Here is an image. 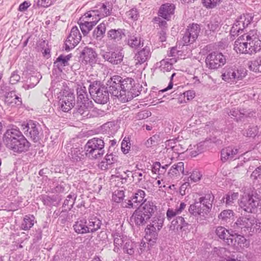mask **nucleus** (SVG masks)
I'll use <instances>...</instances> for the list:
<instances>
[{"mask_svg": "<svg viewBox=\"0 0 261 261\" xmlns=\"http://www.w3.org/2000/svg\"><path fill=\"white\" fill-rule=\"evenodd\" d=\"M109 92L124 102L138 95L135 91L134 81L127 77L123 79L119 75H114L107 83Z\"/></svg>", "mask_w": 261, "mask_h": 261, "instance_id": "f257e3e1", "label": "nucleus"}, {"mask_svg": "<svg viewBox=\"0 0 261 261\" xmlns=\"http://www.w3.org/2000/svg\"><path fill=\"white\" fill-rule=\"evenodd\" d=\"M112 9L111 5L100 4L85 13L78 22L83 34L87 35L101 18L109 15Z\"/></svg>", "mask_w": 261, "mask_h": 261, "instance_id": "f03ea898", "label": "nucleus"}, {"mask_svg": "<svg viewBox=\"0 0 261 261\" xmlns=\"http://www.w3.org/2000/svg\"><path fill=\"white\" fill-rule=\"evenodd\" d=\"M214 196L212 193L205 195L201 197L198 201H195L194 204H191L189 208V213L197 219H204L211 211Z\"/></svg>", "mask_w": 261, "mask_h": 261, "instance_id": "7ed1b4c3", "label": "nucleus"}, {"mask_svg": "<svg viewBox=\"0 0 261 261\" xmlns=\"http://www.w3.org/2000/svg\"><path fill=\"white\" fill-rule=\"evenodd\" d=\"M186 205L185 202H181L179 205H176L175 208L169 207L168 208L166 217L169 221L172 220L171 229L178 231L179 230H184V228L188 226V223L186 222L184 218L178 216L185 210Z\"/></svg>", "mask_w": 261, "mask_h": 261, "instance_id": "20e7f679", "label": "nucleus"}, {"mask_svg": "<svg viewBox=\"0 0 261 261\" xmlns=\"http://www.w3.org/2000/svg\"><path fill=\"white\" fill-rule=\"evenodd\" d=\"M105 142L102 138H93L85 146V155L90 159L101 158L105 153Z\"/></svg>", "mask_w": 261, "mask_h": 261, "instance_id": "39448f33", "label": "nucleus"}, {"mask_svg": "<svg viewBox=\"0 0 261 261\" xmlns=\"http://www.w3.org/2000/svg\"><path fill=\"white\" fill-rule=\"evenodd\" d=\"M109 90L99 82L94 81L91 83L89 91L94 100L98 103L104 104L109 99Z\"/></svg>", "mask_w": 261, "mask_h": 261, "instance_id": "423d86ee", "label": "nucleus"}, {"mask_svg": "<svg viewBox=\"0 0 261 261\" xmlns=\"http://www.w3.org/2000/svg\"><path fill=\"white\" fill-rule=\"evenodd\" d=\"M260 197L256 191H249L244 193L240 203V206L248 213H253L259 204Z\"/></svg>", "mask_w": 261, "mask_h": 261, "instance_id": "0eeeda50", "label": "nucleus"}, {"mask_svg": "<svg viewBox=\"0 0 261 261\" xmlns=\"http://www.w3.org/2000/svg\"><path fill=\"white\" fill-rule=\"evenodd\" d=\"M247 74V70L242 67L231 66L224 69L222 76V79L228 83L234 84L242 80Z\"/></svg>", "mask_w": 261, "mask_h": 261, "instance_id": "6e6552de", "label": "nucleus"}, {"mask_svg": "<svg viewBox=\"0 0 261 261\" xmlns=\"http://www.w3.org/2000/svg\"><path fill=\"white\" fill-rule=\"evenodd\" d=\"M21 129L24 134L34 142H38L41 138L42 130L40 124L33 120H29L27 123L21 124Z\"/></svg>", "mask_w": 261, "mask_h": 261, "instance_id": "1a4fd4ad", "label": "nucleus"}, {"mask_svg": "<svg viewBox=\"0 0 261 261\" xmlns=\"http://www.w3.org/2000/svg\"><path fill=\"white\" fill-rule=\"evenodd\" d=\"M164 218L162 216L154 217L145 228L146 237L149 240L156 238L159 231L161 229Z\"/></svg>", "mask_w": 261, "mask_h": 261, "instance_id": "9d476101", "label": "nucleus"}, {"mask_svg": "<svg viewBox=\"0 0 261 261\" xmlns=\"http://www.w3.org/2000/svg\"><path fill=\"white\" fill-rule=\"evenodd\" d=\"M246 40L248 41L249 55L255 54L261 49V36L256 30L246 33Z\"/></svg>", "mask_w": 261, "mask_h": 261, "instance_id": "9b49d317", "label": "nucleus"}, {"mask_svg": "<svg viewBox=\"0 0 261 261\" xmlns=\"http://www.w3.org/2000/svg\"><path fill=\"white\" fill-rule=\"evenodd\" d=\"M146 194L144 191L137 189L134 191L127 202L123 203V206L129 208L138 207L146 201L145 198Z\"/></svg>", "mask_w": 261, "mask_h": 261, "instance_id": "f8f14e48", "label": "nucleus"}, {"mask_svg": "<svg viewBox=\"0 0 261 261\" xmlns=\"http://www.w3.org/2000/svg\"><path fill=\"white\" fill-rule=\"evenodd\" d=\"M225 63V57L222 53L217 51L208 54L205 59L206 66L211 69H217L223 66Z\"/></svg>", "mask_w": 261, "mask_h": 261, "instance_id": "ddd939ff", "label": "nucleus"}, {"mask_svg": "<svg viewBox=\"0 0 261 261\" xmlns=\"http://www.w3.org/2000/svg\"><path fill=\"white\" fill-rule=\"evenodd\" d=\"M253 17L249 14H243L238 17L233 23L230 30V34L234 36L242 31L250 24Z\"/></svg>", "mask_w": 261, "mask_h": 261, "instance_id": "4468645a", "label": "nucleus"}, {"mask_svg": "<svg viewBox=\"0 0 261 261\" xmlns=\"http://www.w3.org/2000/svg\"><path fill=\"white\" fill-rule=\"evenodd\" d=\"M200 31V26L197 24L193 23L189 26L182 37L184 45L193 43L197 38Z\"/></svg>", "mask_w": 261, "mask_h": 261, "instance_id": "2eb2a0df", "label": "nucleus"}, {"mask_svg": "<svg viewBox=\"0 0 261 261\" xmlns=\"http://www.w3.org/2000/svg\"><path fill=\"white\" fill-rule=\"evenodd\" d=\"M82 36L77 27H73L67 38L65 42V50L73 48L80 41Z\"/></svg>", "mask_w": 261, "mask_h": 261, "instance_id": "dca6fc26", "label": "nucleus"}, {"mask_svg": "<svg viewBox=\"0 0 261 261\" xmlns=\"http://www.w3.org/2000/svg\"><path fill=\"white\" fill-rule=\"evenodd\" d=\"M243 153L237 147L230 146L222 149L221 160L223 162L234 160L239 158V154Z\"/></svg>", "mask_w": 261, "mask_h": 261, "instance_id": "f3484780", "label": "nucleus"}, {"mask_svg": "<svg viewBox=\"0 0 261 261\" xmlns=\"http://www.w3.org/2000/svg\"><path fill=\"white\" fill-rule=\"evenodd\" d=\"M22 136V134L17 128L8 129L4 135V143L7 147L11 146L12 143H15L17 139Z\"/></svg>", "mask_w": 261, "mask_h": 261, "instance_id": "a211bd4d", "label": "nucleus"}, {"mask_svg": "<svg viewBox=\"0 0 261 261\" xmlns=\"http://www.w3.org/2000/svg\"><path fill=\"white\" fill-rule=\"evenodd\" d=\"M100 55L105 61L113 65L120 64L122 61L124 57L123 54L119 51H102L100 53Z\"/></svg>", "mask_w": 261, "mask_h": 261, "instance_id": "6ab92c4d", "label": "nucleus"}, {"mask_svg": "<svg viewBox=\"0 0 261 261\" xmlns=\"http://www.w3.org/2000/svg\"><path fill=\"white\" fill-rule=\"evenodd\" d=\"M59 108L64 112H68L75 105V97L73 93H68L63 96L59 102Z\"/></svg>", "mask_w": 261, "mask_h": 261, "instance_id": "aec40b11", "label": "nucleus"}, {"mask_svg": "<svg viewBox=\"0 0 261 261\" xmlns=\"http://www.w3.org/2000/svg\"><path fill=\"white\" fill-rule=\"evenodd\" d=\"M30 147V143L23 136L19 138L17 141L9 146L7 148L13 150L15 152H22L27 151Z\"/></svg>", "mask_w": 261, "mask_h": 261, "instance_id": "412c9836", "label": "nucleus"}, {"mask_svg": "<svg viewBox=\"0 0 261 261\" xmlns=\"http://www.w3.org/2000/svg\"><path fill=\"white\" fill-rule=\"evenodd\" d=\"M246 33L240 36L234 42V49L241 54H249L248 41L246 40Z\"/></svg>", "mask_w": 261, "mask_h": 261, "instance_id": "4be33fe9", "label": "nucleus"}, {"mask_svg": "<svg viewBox=\"0 0 261 261\" xmlns=\"http://www.w3.org/2000/svg\"><path fill=\"white\" fill-rule=\"evenodd\" d=\"M151 52L150 48L148 46H145L142 49L138 51L135 56L136 64H142L149 59Z\"/></svg>", "mask_w": 261, "mask_h": 261, "instance_id": "5701e85b", "label": "nucleus"}, {"mask_svg": "<svg viewBox=\"0 0 261 261\" xmlns=\"http://www.w3.org/2000/svg\"><path fill=\"white\" fill-rule=\"evenodd\" d=\"M255 222L256 219L251 215H249L245 217H240L237 220L236 224L239 228H246L251 230Z\"/></svg>", "mask_w": 261, "mask_h": 261, "instance_id": "b1692460", "label": "nucleus"}, {"mask_svg": "<svg viewBox=\"0 0 261 261\" xmlns=\"http://www.w3.org/2000/svg\"><path fill=\"white\" fill-rule=\"evenodd\" d=\"M149 220L138 207L135 211L130 218L132 222L134 223L137 226H143L145 225L148 220Z\"/></svg>", "mask_w": 261, "mask_h": 261, "instance_id": "393cba45", "label": "nucleus"}, {"mask_svg": "<svg viewBox=\"0 0 261 261\" xmlns=\"http://www.w3.org/2000/svg\"><path fill=\"white\" fill-rule=\"evenodd\" d=\"M184 164L180 162L173 165L168 172V176L171 179L177 180L180 177V173L184 174Z\"/></svg>", "mask_w": 261, "mask_h": 261, "instance_id": "a878e982", "label": "nucleus"}, {"mask_svg": "<svg viewBox=\"0 0 261 261\" xmlns=\"http://www.w3.org/2000/svg\"><path fill=\"white\" fill-rule=\"evenodd\" d=\"M149 219L153 215L156 211V206L152 201H148L138 207Z\"/></svg>", "mask_w": 261, "mask_h": 261, "instance_id": "bb28decb", "label": "nucleus"}, {"mask_svg": "<svg viewBox=\"0 0 261 261\" xmlns=\"http://www.w3.org/2000/svg\"><path fill=\"white\" fill-rule=\"evenodd\" d=\"M118 157L113 154H107L105 158L99 163V167L102 170H106L112 167L117 161Z\"/></svg>", "mask_w": 261, "mask_h": 261, "instance_id": "cd10ccee", "label": "nucleus"}, {"mask_svg": "<svg viewBox=\"0 0 261 261\" xmlns=\"http://www.w3.org/2000/svg\"><path fill=\"white\" fill-rule=\"evenodd\" d=\"M127 44L132 48L136 49L143 45V40L139 34L133 33L128 35Z\"/></svg>", "mask_w": 261, "mask_h": 261, "instance_id": "c85d7f7f", "label": "nucleus"}, {"mask_svg": "<svg viewBox=\"0 0 261 261\" xmlns=\"http://www.w3.org/2000/svg\"><path fill=\"white\" fill-rule=\"evenodd\" d=\"M174 9V5L172 4L167 3L162 5L159 12V16L165 19L169 20L173 14Z\"/></svg>", "mask_w": 261, "mask_h": 261, "instance_id": "c756f323", "label": "nucleus"}, {"mask_svg": "<svg viewBox=\"0 0 261 261\" xmlns=\"http://www.w3.org/2000/svg\"><path fill=\"white\" fill-rule=\"evenodd\" d=\"M73 229L78 234H85L89 233L87 227V219L82 218L78 219L73 224Z\"/></svg>", "mask_w": 261, "mask_h": 261, "instance_id": "7c9ffc66", "label": "nucleus"}, {"mask_svg": "<svg viewBox=\"0 0 261 261\" xmlns=\"http://www.w3.org/2000/svg\"><path fill=\"white\" fill-rule=\"evenodd\" d=\"M71 57V54L67 55H60L54 62V66L57 67L59 71H62L64 67L69 65L68 62L70 60Z\"/></svg>", "mask_w": 261, "mask_h": 261, "instance_id": "2f4dec72", "label": "nucleus"}, {"mask_svg": "<svg viewBox=\"0 0 261 261\" xmlns=\"http://www.w3.org/2000/svg\"><path fill=\"white\" fill-rule=\"evenodd\" d=\"M107 36L110 40L117 42L125 36V30L123 29H111L107 33Z\"/></svg>", "mask_w": 261, "mask_h": 261, "instance_id": "473e14b6", "label": "nucleus"}, {"mask_svg": "<svg viewBox=\"0 0 261 261\" xmlns=\"http://www.w3.org/2000/svg\"><path fill=\"white\" fill-rule=\"evenodd\" d=\"M92 102H88L86 103L81 105L77 103V113L83 117H90L91 115L89 114L90 109L92 108Z\"/></svg>", "mask_w": 261, "mask_h": 261, "instance_id": "72a5a7b5", "label": "nucleus"}, {"mask_svg": "<svg viewBox=\"0 0 261 261\" xmlns=\"http://www.w3.org/2000/svg\"><path fill=\"white\" fill-rule=\"evenodd\" d=\"M114 238V251L118 252L120 249H123V244L125 243V240L127 239L126 236L121 235L120 233L116 232L113 235Z\"/></svg>", "mask_w": 261, "mask_h": 261, "instance_id": "f704fd0d", "label": "nucleus"}, {"mask_svg": "<svg viewBox=\"0 0 261 261\" xmlns=\"http://www.w3.org/2000/svg\"><path fill=\"white\" fill-rule=\"evenodd\" d=\"M82 53L84 56V59L86 62H89L91 64L96 62L97 54L92 48L85 47Z\"/></svg>", "mask_w": 261, "mask_h": 261, "instance_id": "c9c22d12", "label": "nucleus"}, {"mask_svg": "<svg viewBox=\"0 0 261 261\" xmlns=\"http://www.w3.org/2000/svg\"><path fill=\"white\" fill-rule=\"evenodd\" d=\"M5 101L12 106L14 105L19 106L22 103L21 97L16 95L14 91H11L6 94Z\"/></svg>", "mask_w": 261, "mask_h": 261, "instance_id": "e433bc0d", "label": "nucleus"}, {"mask_svg": "<svg viewBox=\"0 0 261 261\" xmlns=\"http://www.w3.org/2000/svg\"><path fill=\"white\" fill-rule=\"evenodd\" d=\"M254 114L253 112H248V111L245 109L239 110L236 108H232L230 110L228 115L235 117L237 121L241 120L243 117H251L253 116Z\"/></svg>", "mask_w": 261, "mask_h": 261, "instance_id": "4c0bfd02", "label": "nucleus"}, {"mask_svg": "<svg viewBox=\"0 0 261 261\" xmlns=\"http://www.w3.org/2000/svg\"><path fill=\"white\" fill-rule=\"evenodd\" d=\"M77 103L83 105L88 102H92L88 98L86 88L85 86H81L77 89Z\"/></svg>", "mask_w": 261, "mask_h": 261, "instance_id": "58836bf2", "label": "nucleus"}, {"mask_svg": "<svg viewBox=\"0 0 261 261\" xmlns=\"http://www.w3.org/2000/svg\"><path fill=\"white\" fill-rule=\"evenodd\" d=\"M89 233H93L98 230L101 226V221L96 217H92L87 219Z\"/></svg>", "mask_w": 261, "mask_h": 261, "instance_id": "ea45409f", "label": "nucleus"}, {"mask_svg": "<svg viewBox=\"0 0 261 261\" xmlns=\"http://www.w3.org/2000/svg\"><path fill=\"white\" fill-rule=\"evenodd\" d=\"M176 62L175 58L165 59L160 62L159 67L161 71L165 72L170 71L173 68V64Z\"/></svg>", "mask_w": 261, "mask_h": 261, "instance_id": "a19ab883", "label": "nucleus"}, {"mask_svg": "<svg viewBox=\"0 0 261 261\" xmlns=\"http://www.w3.org/2000/svg\"><path fill=\"white\" fill-rule=\"evenodd\" d=\"M216 233L218 237L225 241V242L230 245L233 243V239L232 238H228L227 237L229 234L228 231L222 226H219L216 229Z\"/></svg>", "mask_w": 261, "mask_h": 261, "instance_id": "79ce46f5", "label": "nucleus"}, {"mask_svg": "<svg viewBox=\"0 0 261 261\" xmlns=\"http://www.w3.org/2000/svg\"><path fill=\"white\" fill-rule=\"evenodd\" d=\"M82 150V148H78L71 149L70 153H69V156L73 162H79L84 158L85 152Z\"/></svg>", "mask_w": 261, "mask_h": 261, "instance_id": "37998d69", "label": "nucleus"}, {"mask_svg": "<svg viewBox=\"0 0 261 261\" xmlns=\"http://www.w3.org/2000/svg\"><path fill=\"white\" fill-rule=\"evenodd\" d=\"M35 217L33 215H26L21 224V228L24 230H29L34 224Z\"/></svg>", "mask_w": 261, "mask_h": 261, "instance_id": "c03bdc74", "label": "nucleus"}, {"mask_svg": "<svg viewBox=\"0 0 261 261\" xmlns=\"http://www.w3.org/2000/svg\"><path fill=\"white\" fill-rule=\"evenodd\" d=\"M41 76L40 74L36 75H32L27 83L22 86V87L25 89L28 90L34 88L39 82Z\"/></svg>", "mask_w": 261, "mask_h": 261, "instance_id": "a18cd8bd", "label": "nucleus"}, {"mask_svg": "<svg viewBox=\"0 0 261 261\" xmlns=\"http://www.w3.org/2000/svg\"><path fill=\"white\" fill-rule=\"evenodd\" d=\"M206 143L207 141L201 142L194 146V148L189 149V150H192L190 152L191 155L195 157L198 154L203 152L206 149Z\"/></svg>", "mask_w": 261, "mask_h": 261, "instance_id": "49530a36", "label": "nucleus"}, {"mask_svg": "<svg viewBox=\"0 0 261 261\" xmlns=\"http://www.w3.org/2000/svg\"><path fill=\"white\" fill-rule=\"evenodd\" d=\"M106 30V25L105 23H100L94 30L93 36L97 40H100L103 36Z\"/></svg>", "mask_w": 261, "mask_h": 261, "instance_id": "de8ad7c7", "label": "nucleus"}, {"mask_svg": "<svg viewBox=\"0 0 261 261\" xmlns=\"http://www.w3.org/2000/svg\"><path fill=\"white\" fill-rule=\"evenodd\" d=\"M231 238L233 239V243L230 245H233L237 247H240L241 248L247 246V240L244 237L238 235L236 237L231 236Z\"/></svg>", "mask_w": 261, "mask_h": 261, "instance_id": "09e8293b", "label": "nucleus"}, {"mask_svg": "<svg viewBox=\"0 0 261 261\" xmlns=\"http://www.w3.org/2000/svg\"><path fill=\"white\" fill-rule=\"evenodd\" d=\"M136 247V244L127 238L125 240V243L123 244L122 249L124 252L132 255L135 252Z\"/></svg>", "mask_w": 261, "mask_h": 261, "instance_id": "8fccbe9b", "label": "nucleus"}, {"mask_svg": "<svg viewBox=\"0 0 261 261\" xmlns=\"http://www.w3.org/2000/svg\"><path fill=\"white\" fill-rule=\"evenodd\" d=\"M233 212L232 210L223 211L218 216V218L223 222H228L233 219Z\"/></svg>", "mask_w": 261, "mask_h": 261, "instance_id": "3c124183", "label": "nucleus"}, {"mask_svg": "<svg viewBox=\"0 0 261 261\" xmlns=\"http://www.w3.org/2000/svg\"><path fill=\"white\" fill-rule=\"evenodd\" d=\"M144 173L142 170H136L133 171H129L127 170L125 173L127 174V176L128 177L130 175L132 176L134 180L137 181V182H140L142 180L143 173Z\"/></svg>", "mask_w": 261, "mask_h": 261, "instance_id": "603ef678", "label": "nucleus"}, {"mask_svg": "<svg viewBox=\"0 0 261 261\" xmlns=\"http://www.w3.org/2000/svg\"><path fill=\"white\" fill-rule=\"evenodd\" d=\"M76 198V196L74 194H70L68 195L66 199L64 200L63 207L65 208L66 210H70L74 203Z\"/></svg>", "mask_w": 261, "mask_h": 261, "instance_id": "864d4df0", "label": "nucleus"}, {"mask_svg": "<svg viewBox=\"0 0 261 261\" xmlns=\"http://www.w3.org/2000/svg\"><path fill=\"white\" fill-rule=\"evenodd\" d=\"M249 69L256 72H261V58L251 62L249 64Z\"/></svg>", "mask_w": 261, "mask_h": 261, "instance_id": "5fc2aeb1", "label": "nucleus"}, {"mask_svg": "<svg viewBox=\"0 0 261 261\" xmlns=\"http://www.w3.org/2000/svg\"><path fill=\"white\" fill-rule=\"evenodd\" d=\"M224 0H202L203 5L207 8H214L219 6Z\"/></svg>", "mask_w": 261, "mask_h": 261, "instance_id": "6e6d98bb", "label": "nucleus"}, {"mask_svg": "<svg viewBox=\"0 0 261 261\" xmlns=\"http://www.w3.org/2000/svg\"><path fill=\"white\" fill-rule=\"evenodd\" d=\"M238 193H229L226 195V201L225 203L227 205H232L235 200L238 198Z\"/></svg>", "mask_w": 261, "mask_h": 261, "instance_id": "4d7b16f0", "label": "nucleus"}, {"mask_svg": "<svg viewBox=\"0 0 261 261\" xmlns=\"http://www.w3.org/2000/svg\"><path fill=\"white\" fill-rule=\"evenodd\" d=\"M167 55L169 57H172V58H175L177 61V59L181 55V51L178 50L176 47H173L168 52Z\"/></svg>", "mask_w": 261, "mask_h": 261, "instance_id": "13d9d810", "label": "nucleus"}, {"mask_svg": "<svg viewBox=\"0 0 261 261\" xmlns=\"http://www.w3.org/2000/svg\"><path fill=\"white\" fill-rule=\"evenodd\" d=\"M130 148V143L128 138L125 137L121 143V150L124 153L128 152Z\"/></svg>", "mask_w": 261, "mask_h": 261, "instance_id": "bf43d9fd", "label": "nucleus"}, {"mask_svg": "<svg viewBox=\"0 0 261 261\" xmlns=\"http://www.w3.org/2000/svg\"><path fill=\"white\" fill-rule=\"evenodd\" d=\"M201 175L199 171L197 170L193 171L188 178V180L189 182L191 181V182H196L200 179Z\"/></svg>", "mask_w": 261, "mask_h": 261, "instance_id": "052dcab7", "label": "nucleus"}, {"mask_svg": "<svg viewBox=\"0 0 261 261\" xmlns=\"http://www.w3.org/2000/svg\"><path fill=\"white\" fill-rule=\"evenodd\" d=\"M124 197V193L123 191H118L115 192L112 196V199L115 202L119 203L120 202Z\"/></svg>", "mask_w": 261, "mask_h": 261, "instance_id": "680f3d73", "label": "nucleus"}, {"mask_svg": "<svg viewBox=\"0 0 261 261\" xmlns=\"http://www.w3.org/2000/svg\"><path fill=\"white\" fill-rule=\"evenodd\" d=\"M155 24H158L159 27L164 30L167 28V22L160 17H155L153 19Z\"/></svg>", "mask_w": 261, "mask_h": 261, "instance_id": "e2e57ef3", "label": "nucleus"}, {"mask_svg": "<svg viewBox=\"0 0 261 261\" xmlns=\"http://www.w3.org/2000/svg\"><path fill=\"white\" fill-rule=\"evenodd\" d=\"M126 15L128 19H130L133 20H137L138 17V11L136 9L134 8L127 11Z\"/></svg>", "mask_w": 261, "mask_h": 261, "instance_id": "0e129e2a", "label": "nucleus"}, {"mask_svg": "<svg viewBox=\"0 0 261 261\" xmlns=\"http://www.w3.org/2000/svg\"><path fill=\"white\" fill-rule=\"evenodd\" d=\"M251 177L253 179L258 180L259 181H261V165L252 172Z\"/></svg>", "mask_w": 261, "mask_h": 261, "instance_id": "69168bd1", "label": "nucleus"}, {"mask_svg": "<svg viewBox=\"0 0 261 261\" xmlns=\"http://www.w3.org/2000/svg\"><path fill=\"white\" fill-rule=\"evenodd\" d=\"M257 127L252 126L246 130V136L248 137H254L257 135Z\"/></svg>", "mask_w": 261, "mask_h": 261, "instance_id": "338daca9", "label": "nucleus"}, {"mask_svg": "<svg viewBox=\"0 0 261 261\" xmlns=\"http://www.w3.org/2000/svg\"><path fill=\"white\" fill-rule=\"evenodd\" d=\"M20 79V75L18 74L17 71L13 72L10 77V82L11 84H15L19 81Z\"/></svg>", "mask_w": 261, "mask_h": 261, "instance_id": "774afa93", "label": "nucleus"}]
</instances>
